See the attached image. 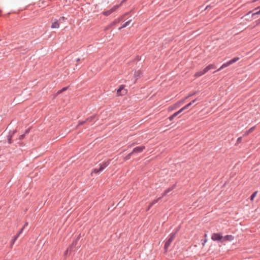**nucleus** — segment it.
<instances>
[{
	"instance_id": "f3484780",
	"label": "nucleus",
	"mask_w": 260,
	"mask_h": 260,
	"mask_svg": "<svg viewBox=\"0 0 260 260\" xmlns=\"http://www.w3.org/2000/svg\"><path fill=\"white\" fill-rule=\"evenodd\" d=\"M188 98L187 97H186L185 98L183 99H182L179 101H178L177 103V104H178V105L180 107V105H181L182 104L184 103L185 101Z\"/></svg>"
},
{
	"instance_id": "7c9ffc66",
	"label": "nucleus",
	"mask_w": 260,
	"mask_h": 260,
	"mask_svg": "<svg viewBox=\"0 0 260 260\" xmlns=\"http://www.w3.org/2000/svg\"><path fill=\"white\" fill-rule=\"evenodd\" d=\"M196 94V92H193V93L188 95L187 97L188 98L189 97H190V96H192V95H194Z\"/></svg>"
},
{
	"instance_id": "f257e3e1",
	"label": "nucleus",
	"mask_w": 260,
	"mask_h": 260,
	"mask_svg": "<svg viewBox=\"0 0 260 260\" xmlns=\"http://www.w3.org/2000/svg\"><path fill=\"white\" fill-rule=\"evenodd\" d=\"M175 236H176V233L171 234L169 239L166 241V242L165 244V248L166 250H167L168 248V247L170 246L171 243L174 239Z\"/></svg>"
},
{
	"instance_id": "20e7f679",
	"label": "nucleus",
	"mask_w": 260,
	"mask_h": 260,
	"mask_svg": "<svg viewBox=\"0 0 260 260\" xmlns=\"http://www.w3.org/2000/svg\"><path fill=\"white\" fill-rule=\"evenodd\" d=\"M145 149L144 146H141L135 147L132 151V153H140L142 152Z\"/></svg>"
},
{
	"instance_id": "c756f323",
	"label": "nucleus",
	"mask_w": 260,
	"mask_h": 260,
	"mask_svg": "<svg viewBox=\"0 0 260 260\" xmlns=\"http://www.w3.org/2000/svg\"><path fill=\"white\" fill-rule=\"evenodd\" d=\"M178 114H179V112H176L174 113L173 114V115L175 117H176V116H177Z\"/></svg>"
},
{
	"instance_id": "4c0bfd02",
	"label": "nucleus",
	"mask_w": 260,
	"mask_h": 260,
	"mask_svg": "<svg viewBox=\"0 0 260 260\" xmlns=\"http://www.w3.org/2000/svg\"><path fill=\"white\" fill-rule=\"evenodd\" d=\"M85 122L84 121H82V122H81L79 123V125H80V124H82L84 123Z\"/></svg>"
},
{
	"instance_id": "f8f14e48",
	"label": "nucleus",
	"mask_w": 260,
	"mask_h": 260,
	"mask_svg": "<svg viewBox=\"0 0 260 260\" xmlns=\"http://www.w3.org/2000/svg\"><path fill=\"white\" fill-rule=\"evenodd\" d=\"M206 73H207L206 72H205V71L204 72V69L203 71H199V72H197L194 74V77H199L204 75Z\"/></svg>"
},
{
	"instance_id": "bb28decb",
	"label": "nucleus",
	"mask_w": 260,
	"mask_h": 260,
	"mask_svg": "<svg viewBox=\"0 0 260 260\" xmlns=\"http://www.w3.org/2000/svg\"><path fill=\"white\" fill-rule=\"evenodd\" d=\"M241 141H242V137L238 138L237 139V142L238 143H240L241 142Z\"/></svg>"
},
{
	"instance_id": "58836bf2",
	"label": "nucleus",
	"mask_w": 260,
	"mask_h": 260,
	"mask_svg": "<svg viewBox=\"0 0 260 260\" xmlns=\"http://www.w3.org/2000/svg\"><path fill=\"white\" fill-rule=\"evenodd\" d=\"M24 137V135H21L20 137V139H23Z\"/></svg>"
},
{
	"instance_id": "5701e85b",
	"label": "nucleus",
	"mask_w": 260,
	"mask_h": 260,
	"mask_svg": "<svg viewBox=\"0 0 260 260\" xmlns=\"http://www.w3.org/2000/svg\"><path fill=\"white\" fill-rule=\"evenodd\" d=\"M133 153H132V152H131L130 153H129L127 155H126L125 157H124V159L125 160H128L130 158H131V156L132 154H133Z\"/></svg>"
},
{
	"instance_id": "e433bc0d",
	"label": "nucleus",
	"mask_w": 260,
	"mask_h": 260,
	"mask_svg": "<svg viewBox=\"0 0 260 260\" xmlns=\"http://www.w3.org/2000/svg\"><path fill=\"white\" fill-rule=\"evenodd\" d=\"M259 9V10H260V7H257V8H255L253 11H256V10H258V9Z\"/></svg>"
},
{
	"instance_id": "0eeeda50",
	"label": "nucleus",
	"mask_w": 260,
	"mask_h": 260,
	"mask_svg": "<svg viewBox=\"0 0 260 260\" xmlns=\"http://www.w3.org/2000/svg\"><path fill=\"white\" fill-rule=\"evenodd\" d=\"M179 107V106L178 105V104H177V103H176L174 105L169 106L168 108V111L169 112H171L174 110H176V109H177Z\"/></svg>"
},
{
	"instance_id": "cd10ccee",
	"label": "nucleus",
	"mask_w": 260,
	"mask_h": 260,
	"mask_svg": "<svg viewBox=\"0 0 260 260\" xmlns=\"http://www.w3.org/2000/svg\"><path fill=\"white\" fill-rule=\"evenodd\" d=\"M131 22V20H129V21H128L124 23V25H125V26H127V25H128L129 24V23H130V22Z\"/></svg>"
},
{
	"instance_id": "6e6552de",
	"label": "nucleus",
	"mask_w": 260,
	"mask_h": 260,
	"mask_svg": "<svg viewBox=\"0 0 260 260\" xmlns=\"http://www.w3.org/2000/svg\"><path fill=\"white\" fill-rule=\"evenodd\" d=\"M110 160L109 159L106 161L103 162L100 164V170H103L106 167H107L110 164Z\"/></svg>"
},
{
	"instance_id": "412c9836",
	"label": "nucleus",
	"mask_w": 260,
	"mask_h": 260,
	"mask_svg": "<svg viewBox=\"0 0 260 260\" xmlns=\"http://www.w3.org/2000/svg\"><path fill=\"white\" fill-rule=\"evenodd\" d=\"M102 171V170H100V168L99 169H94L92 172V173H95V174H96V173H99L100 172Z\"/></svg>"
},
{
	"instance_id": "c85d7f7f",
	"label": "nucleus",
	"mask_w": 260,
	"mask_h": 260,
	"mask_svg": "<svg viewBox=\"0 0 260 260\" xmlns=\"http://www.w3.org/2000/svg\"><path fill=\"white\" fill-rule=\"evenodd\" d=\"M174 118H175V117H174L173 115H172L171 116H170V117H169V119L170 121H172V120H173V119H174Z\"/></svg>"
},
{
	"instance_id": "aec40b11",
	"label": "nucleus",
	"mask_w": 260,
	"mask_h": 260,
	"mask_svg": "<svg viewBox=\"0 0 260 260\" xmlns=\"http://www.w3.org/2000/svg\"><path fill=\"white\" fill-rule=\"evenodd\" d=\"M172 190V188H169L168 189L166 190L164 193L162 194V196H166L168 192H169L170 191Z\"/></svg>"
},
{
	"instance_id": "4468645a",
	"label": "nucleus",
	"mask_w": 260,
	"mask_h": 260,
	"mask_svg": "<svg viewBox=\"0 0 260 260\" xmlns=\"http://www.w3.org/2000/svg\"><path fill=\"white\" fill-rule=\"evenodd\" d=\"M254 128H255V126L251 127L249 130H248L247 131H246L245 133V134H244V136H246L249 135L250 133H252L253 131Z\"/></svg>"
},
{
	"instance_id": "9b49d317",
	"label": "nucleus",
	"mask_w": 260,
	"mask_h": 260,
	"mask_svg": "<svg viewBox=\"0 0 260 260\" xmlns=\"http://www.w3.org/2000/svg\"><path fill=\"white\" fill-rule=\"evenodd\" d=\"M60 26L59 23L57 20L53 22L51 24V27L52 28H58Z\"/></svg>"
},
{
	"instance_id": "f03ea898",
	"label": "nucleus",
	"mask_w": 260,
	"mask_h": 260,
	"mask_svg": "<svg viewBox=\"0 0 260 260\" xmlns=\"http://www.w3.org/2000/svg\"><path fill=\"white\" fill-rule=\"evenodd\" d=\"M211 239L213 241H218L222 243V236L220 233H214L211 236Z\"/></svg>"
},
{
	"instance_id": "2eb2a0df",
	"label": "nucleus",
	"mask_w": 260,
	"mask_h": 260,
	"mask_svg": "<svg viewBox=\"0 0 260 260\" xmlns=\"http://www.w3.org/2000/svg\"><path fill=\"white\" fill-rule=\"evenodd\" d=\"M230 65H231V64L230 63V62L229 61H228L227 62L225 63H223L221 67L218 70V71H219L224 68H226L228 66H229Z\"/></svg>"
},
{
	"instance_id": "1a4fd4ad",
	"label": "nucleus",
	"mask_w": 260,
	"mask_h": 260,
	"mask_svg": "<svg viewBox=\"0 0 260 260\" xmlns=\"http://www.w3.org/2000/svg\"><path fill=\"white\" fill-rule=\"evenodd\" d=\"M22 231H23V229H22L20 230V231L19 232V233L17 234V235H16L15 237H14V238L12 240V242H11V245H10L11 248H12L13 244H14L15 241L17 240V239L18 238V236L22 233Z\"/></svg>"
},
{
	"instance_id": "2f4dec72",
	"label": "nucleus",
	"mask_w": 260,
	"mask_h": 260,
	"mask_svg": "<svg viewBox=\"0 0 260 260\" xmlns=\"http://www.w3.org/2000/svg\"><path fill=\"white\" fill-rule=\"evenodd\" d=\"M94 117H90V118H89L87 119V121H91V120L93 119Z\"/></svg>"
},
{
	"instance_id": "4be33fe9",
	"label": "nucleus",
	"mask_w": 260,
	"mask_h": 260,
	"mask_svg": "<svg viewBox=\"0 0 260 260\" xmlns=\"http://www.w3.org/2000/svg\"><path fill=\"white\" fill-rule=\"evenodd\" d=\"M161 198H159L156 200H153L152 202H151V205H154L155 204H156V203H157V202L158 201V200L160 199Z\"/></svg>"
},
{
	"instance_id": "39448f33",
	"label": "nucleus",
	"mask_w": 260,
	"mask_h": 260,
	"mask_svg": "<svg viewBox=\"0 0 260 260\" xmlns=\"http://www.w3.org/2000/svg\"><path fill=\"white\" fill-rule=\"evenodd\" d=\"M118 8V6H115L110 9L109 10L104 11L103 13L105 16H108L111 14L112 12L115 11Z\"/></svg>"
},
{
	"instance_id": "393cba45",
	"label": "nucleus",
	"mask_w": 260,
	"mask_h": 260,
	"mask_svg": "<svg viewBox=\"0 0 260 260\" xmlns=\"http://www.w3.org/2000/svg\"><path fill=\"white\" fill-rule=\"evenodd\" d=\"M67 88L68 87H64L62 89L59 90L58 92H57V94H60L62 92L66 90L67 89Z\"/></svg>"
},
{
	"instance_id": "a211bd4d",
	"label": "nucleus",
	"mask_w": 260,
	"mask_h": 260,
	"mask_svg": "<svg viewBox=\"0 0 260 260\" xmlns=\"http://www.w3.org/2000/svg\"><path fill=\"white\" fill-rule=\"evenodd\" d=\"M257 193V191H256L251 196V197H250V200L251 201H253L254 198L255 197V196H256Z\"/></svg>"
},
{
	"instance_id": "ddd939ff",
	"label": "nucleus",
	"mask_w": 260,
	"mask_h": 260,
	"mask_svg": "<svg viewBox=\"0 0 260 260\" xmlns=\"http://www.w3.org/2000/svg\"><path fill=\"white\" fill-rule=\"evenodd\" d=\"M141 75L142 72L139 70L136 71L134 73V76L137 78L140 77Z\"/></svg>"
},
{
	"instance_id": "b1692460",
	"label": "nucleus",
	"mask_w": 260,
	"mask_h": 260,
	"mask_svg": "<svg viewBox=\"0 0 260 260\" xmlns=\"http://www.w3.org/2000/svg\"><path fill=\"white\" fill-rule=\"evenodd\" d=\"M187 108L185 106L183 107H182V108H181L179 111H178L177 112H179V114H180V113H181L182 111H183L184 110H185Z\"/></svg>"
},
{
	"instance_id": "7ed1b4c3",
	"label": "nucleus",
	"mask_w": 260,
	"mask_h": 260,
	"mask_svg": "<svg viewBox=\"0 0 260 260\" xmlns=\"http://www.w3.org/2000/svg\"><path fill=\"white\" fill-rule=\"evenodd\" d=\"M124 86L123 85H121L119 88L117 90V95L121 96L124 95L126 93V90L124 89Z\"/></svg>"
},
{
	"instance_id": "f704fd0d",
	"label": "nucleus",
	"mask_w": 260,
	"mask_h": 260,
	"mask_svg": "<svg viewBox=\"0 0 260 260\" xmlns=\"http://www.w3.org/2000/svg\"><path fill=\"white\" fill-rule=\"evenodd\" d=\"M68 251L69 250L67 249L64 252V255H67L68 254Z\"/></svg>"
},
{
	"instance_id": "72a5a7b5",
	"label": "nucleus",
	"mask_w": 260,
	"mask_h": 260,
	"mask_svg": "<svg viewBox=\"0 0 260 260\" xmlns=\"http://www.w3.org/2000/svg\"><path fill=\"white\" fill-rule=\"evenodd\" d=\"M126 27V26L124 25V24H123V25L119 28V29H122V28H124V27Z\"/></svg>"
},
{
	"instance_id": "6ab92c4d",
	"label": "nucleus",
	"mask_w": 260,
	"mask_h": 260,
	"mask_svg": "<svg viewBox=\"0 0 260 260\" xmlns=\"http://www.w3.org/2000/svg\"><path fill=\"white\" fill-rule=\"evenodd\" d=\"M197 101V99H195L191 102H190L189 103L185 105V107L186 108H188L189 106H190L192 104H193L196 101Z\"/></svg>"
},
{
	"instance_id": "a878e982",
	"label": "nucleus",
	"mask_w": 260,
	"mask_h": 260,
	"mask_svg": "<svg viewBox=\"0 0 260 260\" xmlns=\"http://www.w3.org/2000/svg\"><path fill=\"white\" fill-rule=\"evenodd\" d=\"M255 12L252 14V15H260V10L259 11H254Z\"/></svg>"
},
{
	"instance_id": "9d476101",
	"label": "nucleus",
	"mask_w": 260,
	"mask_h": 260,
	"mask_svg": "<svg viewBox=\"0 0 260 260\" xmlns=\"http://www.w3.org/2000/svg\"><path fill=\"white\" fill-rule=\"evenodd\" d=\"M216 67L214 64H210L209 65H208V66H207L205 69H204V72H207L208 71H209V70H211V69H215Z\"/></svg>"
},
{
	"instance_id": "c9c22d12",
	"label": "nucleus",
	"mask_w": 260,
	"mask_h": 260,
	"mask_svg": "<svg viewBox=\"0 0 260 260\" xmlns=\"http://www.w3.org/2000/svg\"><path fill=\"white\" fill-rule=\"evenodd\" d=\"M27 224H28V223H27V222H26V223H25V224H24V225L23 228H22V229H23V230L24 229V228H25V226H27Z\"/></svg>"
},
{
	"instance_id": "a19ab883",
	"label": "nucleus",
	"mask_w": 260,
	"mask_h": 260,
	"mask_svg": "<svg viewBox=\"0 0 260 260\" xmlns=\"http://www.w3.org/2000/svg\"><path fill=\"white\" fill-rule=\"evenodd\" d=\"M10 139H9V143H11Z\"/></svg>"
},
{
	"instance_id": "473e14b6",
	"label": "nucleus",
	"mask_w": 260,
	"mask_h": 260,
	"mask_svg": "<svg viewBox=\"0 0 260 260\" xmlns=\"http://www.w3.org/2000/svg\"><path fill=\"white\" fill-rule=\"evenodd\" d=\"M153 205H151V203L149 204V206H148V210H149L150 209V208Z\"/></svg>"
},
{
	"instance_id": "ea45409f",
	"label": "nucleus",
	"mask_w": 260,
	"mask_h": 260,
	"mask_svg": "<svg viewBox=\"0 0 260 260\" xmlns=\"http://www.w3.org/2000/svg\"><path fill=\"white\" fill-rule=\"evenodd\" d=\"M61 19L62 20H64V17H61L59 20H60Z\"/></svg>"
},
{
	"instance_id": "423d86ee",
	"label": "nucleus",
	"mask_w": 260,
	"mask_h": 260,
	"mask_svg": "<svg viewBox=\"0 0 260 260\" xmlns=\"http://www.w3.org/2000/svg\"><path fill=\"white\" fill-rule=\"evenodd\" d=\"M234 239V237L232 235H226L222 236V242L225 241H232Z\"/></svg>"
},
{
	"instance_id": "dca6fc26",
	"label": "nucleus",
	"mask_w": 260,
	"mask_h": 260,
	"mask_svg": "<svg viewBox=\"0 0 260 260\" xmlns=\"http://www.w3.org/2000/svg\"><path fill=\"white\" fill-rule=\"evenodd\" d=\"M239 59V57H235L229 61L231 64L234 63Z\"/></svg>"
}]
</instances>
